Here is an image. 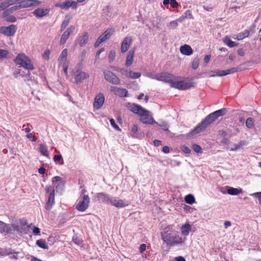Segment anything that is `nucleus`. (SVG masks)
<instances>
[{"label":"nucleus","mask_w":261,"mask_h":261,"mask_svg":"<svg viewBox=\"0 0 261 261\" xmlns=\"http://www.w3.org/2000/svg\"><path fill=\"white\" fill-rule=\"evenodd\" d=\"M162 239L168 246H175L182 244L184 241L179 232L168 225L161 232Z\"/></svg>","instance_id":"1"},{"label":"nucleus","mask_w":261,"mask_h":261,"mask_svg":"<svg viewBox=\"0 0 261 261\" xmlns=\"http://www.w3.org/2000/svg\"><path fill=\"white\" fill-rule=\"evenodd\" d=\"M221 115H207L195 128L192 129L188 136H192L204 131L207 127L216 121Z\"/></svg>","instance_id":"2"},{"label":"nucleus","mask_w":261,"mask_h":261,"mask_svg":"<svg viewBox=\"0 0 261 261\" xmlns=\"http://www.w3.org/2000/svg\"><path fill=\"white\" fill-rule=\"evenodd\" d=\"M179 78L178 76H175L170 86L180 90H188L196 86V83L192 80H190L188 81H178Z\"/></svg>","instance_id":"3"},{"label":"nucleus","mask_w":261,"mask_h":261,"mask_svg":"<svg viewBox=\"0 0 261 261\" xmlns=\"http://www.w3.org/2000/svg\"><path fill=\"white\" fill-rule=\"evenodd\" d=\"M27 224V221L24 219H19L10 224V228L12 229L11 234H14L15 231L19 234L27 233L28 228L30 227V225L28 226Z\"/></svg>","instance_id":"4"},{"label":"nucleus","mask_w":261,"mask_h":261,"mask_svg":"<svg viewBox=\"0 0 261 261\" xmlns=\"http://www.w3.org/2000/svg\"><path fill=\"white\" fill-rule=\"evenodd\" d=\"M14 61L16 64L19 65L21 67L28 70H32L34 69V66L31 59L24 54H19L15 58Z\"/></svg>","instance_id":"5"},{"label":"nucleus","mask_w":261,"mask_h":261,"mask_svg":"<svg viewBox=\"0 0 261 261\" xmlns=\"http://www.w3.org/2000/svg\"><path fill=\"white\" fill-rule=\"evenodd\" d=\"M127 109L134 114H150V112L143 108L141 106L134 103H128Z\"/></svg>","instance_id":"6"},{"label":"nucleus","mask_w":261,"mask_h":261,"mask_svg":"<svg viewBox=\"0 0 261 261\" xmlns=\"http://www.w3.org/2000/svg\"><path fill=\"white\" fill-rule=\"evenodd\" d=\"M105 79L109 83L118 85L120 83L119 78L111 71L105 70L103 71Z\"/></svg>","instance_id":"7"},{"label":"nucleus","mask_w":261,"mask_h":261,"mask_svg":"<svg viewBox=\"0 0 261 261\" xmlns=\"http://www.w3.org/2000/svg\"><path fill=\"white\" fill-rule=\"evenodd\" d=\"M114 29H108L103 33H102L98 38V39L94 43V47L95 48L98 47L101 43L104 42L107 39L109 38L110 36L114 33Z\"/></svg>","instance_id":"8"},{"label":"nucleus","mask_w":261,"mask_h":261,"mask_svg":"<svg viewBox=\"0 0 261 261\" xmlns=\"http://www.w3.org/2000/svg\"><path fill=\"white\" fill-rule=\"evenodd\" d=\"M17 27L14 24H11L9 27L3 26L0 27V33L7 37L14 35L16 32Z\"/></svg>","instance_id":"9"},{"label":"nucleus","mask_w":261,"mask_h":261,"mask_svg":"<svg viewBox=\"0 0 261 261\" xmlns=\"http://www.w3.org/2000/svg\"><path fill=\"white\" fill-rule=\"evenodd\" d=\"M175 75L165 72L155 75V78L158 81H163L167 83H169L171 85Z\"/></svg>","instance_id":"10"},{"label":"nucleus","mask_w":261,"mask_h":261,"mask_svg":"<svg viewBox=\"0 0 261 261\" xmlns=\"http://www.w3.org/2000/svg\"><path fill=\"white\" fill-rule=\"evenodd\" d=\"M90 198L88 195H84L82 199L80 200L79 203L76 205V208L81 212H84L89 206Z\"/></svg>","instance_id":"11"},{"label":"nucleus","mask_w":261,"mask_h":261,"mask_svg":"<svg viewBox=\"0 0 261 261\" xmlns=\"http://www.w3.org/2000/svg\"><path fill=\"white\" fill-rule=\"evenodd\" d=\"M73 74L74 76L75 83L77 84L89 77V74L85 72L81 71L79 68H77L76 71L73 72Z\"/></svg>","instance_id":"12"},{"label":"nucleus","mask_w":261,"mask_h":261,"mask_svg":"<svg viewBox=\"0 0 261 261\" xmlns=\"http://www.w3.org/2000/svg\"><path fill=\"white\" fill-rule=\"evenodd\" d=\"M130 136L134 138L142 139L144 134L137 124H133L130 128Z\"/></svg>","instance_id":"13"},{"label":"nucleus","mask_w":261,"mask_h":261,"mask_svg":"<svg viewBox=\"0 0 261 261\" xmlns=\"http://www.w3.org/2000/svg\"><path fill=\"white\" fill-rule=\"evenodd\" d=\"M77 3L74 1H66L62 3H57L55 4V7L60 8L61 9L68 10L70 7L72 9L77 8Z\"/></svg>","instance_id":"14"},{"label":"nucleus","mask_w":261,"mask_h":261,"mask_svg":"<svg viewBox=\"0 0 261 261\" xmlns=\"http://www.w3.org/2000/svg\"><path fill=\"white\" fill-rule=\"evenodd\" d=\"M50 10V9L49 7L38 8L33 12V14L37 18H42L48 15Z\"/></svg>","instance_id":"15"},{"label":"nucleus","mask_w":261,"mask_h":261,"mask_svg":"<svg viewBox=\"0 0 261 261\" xmlns=\"http://www.w3.org/2000/svg\"><path fill=\"white\" fill-rule=\"evenodd\" d=\"M88 34L86 32H84L76 39L75 45L79 44L81 47H83L88 43Z\"/></svg>","instance_id":"16"},{"label":"nucleus","mask_w":261,"mask_h":261,"mask_svg":"<svg viewBox=\"0 0 261 261\" xmlns=\"http://www.w3.org/2000/svg\"><path fill=\"white\" fill-rule=\"evenodd\" d=\"M105 101V96L102 93L98 94L94 98L93 107L95 109H100L103 105Z\"/></svg>","instance_id":"17"},{"label":"nucleus","mask_w":261,"mask_h":261,"mask_svg":"<svg viewBox=\"0 0 261 261\" xmlns=\"http://www.w3.org/2000/svg\"><path fill=\"white\" fill-rule=\"evenodd\" d=\"M74 29L75 27L73 25H71L63 33L60 41L61 45L64 44L66 42L70 34L74 32Z\"/></svg>","instance_id":"18"},{"label":"nucleus","mask_w":261,"mask_h":261,"mask_svg":"<svg viewBox=\"0 0 261 261\" xmlns=\"http://www.w3.org/2000/svg\"><path fill=\"white\" fill-rule=\"evenodd\" d=\"M111 91L120 97H125L128 96V91L124 88L112 86L111 87Z\"/></svg>","instance_id":"19"},{"label":"nucleus","mask_w":261,"mask_h":261,"mask_svg":"<svg viewBox=\"0 0 261 261\" xmlns=\"http://www.w3.org/2000/svg\"><path fill=\"white\" fill-rule=\"evenodd\" d=\"M52 182L54 186H55L57 191L59 190H62L64 187V182L62 178L60 176H54L52 178Z\"/></svg>","instance_id":"20"},{"label":"nucleus","mask_w":261,"mask_h":261,"mask_svg":"<svg viewBox=\"0 0 261 261\" xmlns=\"http://www.w3.org/2000/svg\"><path fill=\"white\" fill-rule=\"evenodd\" d=\"M97 198L100 201L107 203H111L113 197L110 195L105 194V193H98L97 195Z\"/></svg>","instance_id":"21"},{"label":"nucleus","mask_w":261,"mask_h":261,"mask_svg":"<svg viewBox=\"0 0 261 261\" xmlns=\"http://www.w3.org/2000/svg\"><path fill=\"white\" fill-rule=\"evenodd\" d=\"M132 42V40L130 38L125 37L122 41L121 45V51L122 53H124L126 52L128 50V48L130 44Z\"/></svg>","instance_id":"22"},{"label":"nucleus","mask_w":261,"mask_h":261,"mask_svg":"<svg viewBox=\"0 0 261 261\" xmlns=\"http://www.w3.org/2000/svg\"><path fill=\"white\" fill-rule=\"evenodd\" d=\"M152 115H140V120L144 124H152L158 123L151 117Z\"/></svg>","instance_id":"23"},{"label":"nucleus","mask_w":261,"mask_h":261,"mask_svg":"<svg viewBox=\"0 0 261 261\" xmlns=\"http://www.w3.org/2000/svg\"><path fill=\"white\" fill-rule=\"evenodd\" d=\"M55 203V191L50 192L48 195V200L45 205V209L47 211L50 210L53 205Z\"/></svg>","instance_id":"24"},{"label":"nucleus","mask_w":261,"mask_h":261,"mask_svg":"<svg viewBox=\"0 0 261 261\" xmlns=\"http://www.w3.org/2000/svg\"><path fill=\"white\" fill-rule=\"evenodd\" d=\"M135 51V49L133 48L128 52L125 62V66L126 67H129L133 64Z\"/></svg>","instance_id":"25"},{"label":"nucleus","mask_w":261,"mask_h":261,"mask_svg":"<svg viewBox=\"0 0 261 261\" xmlns=\"http://www.w3.org/2000/svg\"><path fill=\"white\" fill-rule=\"evenodd\" d=\"M0 232L11 234L12 229L10 228V224H6L0 221Z\"/></svg>","instance_id":"26"},{"label":"nucleus","mask_w":261,"mask_h":261,"mask_svg":"<svg viewBox=\"0 0 261 261\" xmlns=\"http://www.w3.org/2000/svg\"><path fill=\"white\" fill-rule=\"evenodd\" d=\"M180 53L186 56H190L193 53V49L192 47L188 44L182 45L180 47Z\"/></svg>","instance_id":"27"},{"label":"nucleus","mask_w":261,"mask_h":261,"mask_svg":"<svg viewBox=\"0 0 261 261\" xmlns=\"http://www.w3.org/2000/svg\"><path fill=\"white\" fill-rule=\"evenodd\" d=\"M217 111L218 114H231L232 113L240 114V112H241L239 110H231L229 108H222Z\"/></svg>","instance_id":"28"},{"label":"nucleus","mask_w":261,"mask_h":261,"mask_svg":"<svg viewBox=\"0 0 261 261\" xmlns=\"http://www.w3.org/2000/svg\"><path fill=\"white\" fill-rule=\"evenodd\" d=\"M111 204L117 208H122L127 205L122 199L117 200L114 198Z\"/></svg>","instance_id":"29"},{"label":"nucleus","mask_w":261,"mask_h":261,"mask_svg":"<svg viewBox=\"0 0 261 261\" xmlns=\"http://www.w3.org/2000/svg\"><path fill=\"white\" fill-rule=\"evenodd\" d=\"M208 74H210V77H214L215 76H223L226 75V72L225 70H216L215 71H211Z\"/></svg>","instance_id":"30"},{"label":"nucleus","mask_w":261,"mask_h":261,"mask_svg":"<svg viewBox=\"0 0 261 261\" xmlns=\"http://www.w3.org/2000/svg\"><path fill=\"white\" fill-rule=\"evenodd\" d=\"M187 18H189V19H193L194 18L193 16L191 13V11L190 10H187L184 13V14H182L181 16H180L179 17V18H178L177 19V20L178 21V22H181L184 19H187Z\"/></svg>","instance_id":"31"},{"label":"nucleus","mask_w":261,"mask_h":261,"mask_svg":"<svg viewBox=\"0 0 261 261\" xmlns=\"http://www.w3.org/2000/svg\"><path fill=\"white\" fill-rule=\"evenodd\" d=\"M191 230V226L189 223H186L181 227V231L184 236H188Z\"/></svg>","instance_id":"32"},{"label":"nucleus","mask_w":261,"mask_h":261,"mask_svg":"<svg viewBox=\"0 0 261 261\" xmlns=\"http://www.w3.org/2000/svg\"><path fill=\"white\" fill-rule=\"evenodd\" d=\"M242 192L241 188H234L232 187H228L227 193L231 195H237Z\"/></svg>","instance_id":"33"},{"label":"nucleus","mask_w":261,"mask_h":261,"mask_svg":"<svg viewBox=\"0 0 261 261\" xmlns=\"http://www.w3.org/2000/svg\"><path fill=\"white\" fill-rule=\"evenodd\" d=\"M244 64H241L238 67H232L228 69L225 70L226 74H233L238 72L239 71L242 70L244 69V67H243Z\"/></svg>","instance_id":"34"},{"label":"nucleus","mask_w":261,"mask_h":261,"mask_svg":"<svg viewBox=\"0 0 261 261\" xmlns=\"http://www.w3.org/2000/svg\"><path fill=\"white\" fill-rule=\"evenodd\" d=\"M223 42L229 47H233L238 45V43H236L235 42L232 41L230 38L228 36H225L223 39Z\"/></svg>","instance_id":"35"},{"label":"nucleus","mask_w":261,"mask_h":261,"mask_svg":"<svg viewBox=\"0 0 261 261\" xmlns=\"http://www.w3.org/2000/svg\"><path fill=\"white\" fill-rule=\"evenodd\" d=\"M141 75L140 72H135L133 71H129L127 72L126 77L132 79H137L141 76Z\"/></svg>","instance_id":"36"},{"label":"nucleus","mask_w":261,"mask_h":261,"mask_svg":"<svg viewBox=\"0 0 261 261\" xmlns=\"http://www.w3.org/2000/svg\"><path fill=\"white\" fill-rule=\"evenodd\" d=\"M70 20V17L68 15H66L61 24V32H62L65 30L66 27L68 25Z\"/></svg>","instance_id":"37"},{"label":"nucleus","mask_w":261,"mask_h":261,"mask_svg":"<svg viewBox=\"0 0 261 261\" xmlns=\"http://www.w3.org/2000/svg\"><path fill=\"white\" fill-rule=\"evenodd\" d=\"M68 49L67 48L64 49L61 53L60 54L59 58L58 61L60 62H64L67 59Z\"/></svg>","instance_id":"38"},{"label":"nucleus","mask_w":261,"mask_h":261,"mask_svg":"<svg viewBox=\"0 0 261 261\" xmlns=\"http://www.w3.org/2000/svg\"><path fill=\"white\" fill-rule=\"evenodd\" d=\"M31 0H20L21 9L31 7Z\"/></svg>","instance_id":"39"},{"label":"nucleus","mask_w":261,"mask_h":261,"mask_svg":"<svg viewBox=\"0 0 261 261\" xmlns=\"http://www.w3.org/2000/svg\"><path fill=\"white\" fill-rule=\"evenodd\" d=\"M36 244L39 247L44 249H48V246L46 244L45 241L43 239H40L37 241Z\"/></svg>","instance_id":"40"},{"label":"nucleus","mask_w":261,"mask_h":261,"mask_svg":"<svg viewBox=\"0 0 261 261\" xmlns=\"http://www.w3.org/2000/svg\"><path fill=\"white\" fill-rule=\"evenodd\" d=\"M185 201L187 203L189 204H192L195 202V199L193 195L188 194L186 196L185 198Z\"/></svg>","instance_id":"41"},{"label":"nucleus","mask_w":261,"mask_h":261,"mask_svg":"<svg viewBox=\"0 0 261 261\" xmlns=\"http://www.w3.org/2000/svg\"><path fill=\"white\" fill-rule=\"evenodd\" d=\"M39 150L41 153L45 156H48V150L47 149L46 146L44 144H40L39 146Z\"/></svg>","instance_id":"42"},{"label":"nucleus","mask_w":261,"mask_h":261,"mask_svg":"<svg viewBox=\"0 0 261 261\" xmlns=\"http://www.w3.org/2000/svg\"><path fill=\"white\" fill-rule=\"evenodd\" d=\"M249 35V31L248 30H246L243 32H241L239 33L237 35V38L238 40H241L247 37Z\"/></svg>","instance_id":"43"},{"label":"nucleus","mask_w":261,"mask_h":261,"mask_svg":"<svg viewBox=\"0 0 261 261\" xmlns=\"http://www.w3.org/2000/svg\"><path fill=\"white\" fill-rule=\"evenodd\" d=\"M112 68L114 70L120 72L122 75H125L126 76L127 73L128 72L126 69L119 67H113Z\"/></svg>","instance_id":"44"},{"label":"nucleus","mask_w":261,"mask_h":261,"mask_svg":"<svg viewBox=\"0 0 261 261\" xmlns=\"http://www.w3.org/2000/svg\"><path fill=\"white\" fill-rule=\"evenodd\" d=\"M8 54L9 51L7 50L0 48V60L7 58Z\"/></svg>","instance_id":"45"},{"label":"nucleus","mask_w":261,"mask_h":261,"mask_svg":"<svg viewBox=\"0 0 261 261\" xmlns=\"http://www.w3.org/2000/svg\"><path fill=\"white\" fill-rule=\"evenodd\" d=\"M110 122L111 123V125L116 130H118L119 132H121V129L119 128V127L117 125V124L115 122V121L113 118L110 119Z\"/></svg>","instance_id":"46"},{"label":"nucleus","mask_w":261,"mask_h":261,"mask_svg":"<svg viewBox=\"0 0 261 261\" xmlns=\"http://www.w3.org/2000/svg\"><path fill=\"white\" fill-rule=\"evenodd\" d=\"M8 7L9 4L6 0L0 3V11L2 10H5L7 9Z\"/></svg>","instance_id":"47"},{"label":"nucleus","mask_w":261,"mask_h":261,"mask_svg":"<svg viewBox=\"0 0 261 261\" xmlns=\"http://www.w3.org/2000/svg\"><path fill=\"white\" fill-rule=\"evenodd\" d=\"M115 58V51L113 50H112L110 51L109 55L108 60L109 63H111L113 62Z\"/></svg>","instance_id":"48"},{"label":"nucleus","mask_w":261,"mask_h":261,"mask_svg":"<svg viewBox=\"0 0 261 261\" xmlns=\"http://www.w3.org/2000/svg\"><path fill=\"white\" fill-rule=\"evenodd\" d=\"M246 126L249 128H251L253 126V121L251 118L247 119L246 121Z\"/></svg>","instance_id":"49"},{"label":"nucleus","mask_w":261,"mask_h":261,"mask_svg":"<svg viewBox=\"0 0 261 261\" xmlns=\"http://www.w3.org/2000/svg\"><path fill=\"white\" fill-rule=\"evenodd\" d=\"M250 195L257 198L258 200L259 204L261 205V192L254 193Z\"/></svg>","instance_id":"50"},{"label":"nucleus","mask_w":261,"mask_h":261,"mask_svg":"<svg viewBox=\"0 0 261 261\" xmlns=\"http://www.w3.org/2000/svg\"><path fill=\"white\" fill-rule=\"evenodd\" d=\"M192 149L194 150L195 152L196 153H201V148L200 145L196 144H194L192 145Z\"/></svg>","instance_id":"51"},{"label":"nucleus","mask_w":261,"mask_h":261,"mask_svg":"<svg viewBox=\"0 0 261 261\" xmlns=\"http://www.w3.org/2000/svg\"><path fill=\"white\" fill-rule=\"evenodd\" d=\"M199 65V60L197 58H195L192 63V68L193 69H196L198 68Z\"/></svg>","instance_id":"52"},{"label":"nucleus","mask_w":261,"mask_h":261,"mask_svg":"<svg viewBox=\"0 0 261 261\" xmlns=\"http://www.w3.org/2000/svg\"><path fill=\"white\" fill-rule=\"evenodd\" d=\"M8 9L10 11V13H12L15 11H16L19 9H21V7L19 5H18L11 7L8 8Z\"/></svg>","instance_id":"53"},{"label":"nucleus","mask_w":261,"mask_h":261,"mask_svg":"<svg viewBox=\"0 0 261 261\" xmlns=\"http://www.w3.org/2000/svg\"><path fill=\"white\" fill-rule=\"evenodd\" d=\"M180 149L182 151L186 153H189L191 152L190 148L185 145L181 146Z\"/></svg>","instance_id":"54"},{"label":"nucleus","mask_w":261,"mask_h":261,"mask_svg":"<svg viewBox=\"0 0 261 261\" xmlns=\"http://www.w3.org/2000/svg\"><path fill=\"white\" fill-rule=\"evenodd\" d=\"M23 73L24 72H22V73L21 74V76H22V77H24V78H25L24 81H32L31 73L29 71H28V73L24 75L23 74Z\"/></svg>","instance_id":"55"},{"label":"nucleus","mask_w":261,"mask_h":261,"mask_svg":"<svg viewBox=\"0 0 261 261\" xmlns=\"http://www.w3.org/2000/svg\"><path fill=\"white\" fill-rule=\"evenodd\" d=\"M243 145V143H242V141L240 142L238 144H234L233 145V147L231 148L230 149V150L231 151H236L238 149H239V148H241V147Z\"/></svg>","instance_id":"56"},{"label":"nucleus","mask_w":261,"mask_h":261,"mask_svg":"<svg viewBox=\"0 0 261 261\" xmlns=\"http://www.w3.org/2000/svg\"><path fill=\"white\" fill-rule=\"evenodd\" d=\"M178 21L177 19L173 21H171L169 23V26L171 29H176L178 25Z\"/></svg>","instance_id":"57"},{"label":"nucleus","mask_w":261,"mask_h":261,"mask_svg":"<svg viewBox=\"0 0 261 261\" xmlns=\"http://www.w3.org/2000/svg\"><path fill=\"white\" fill-rule=\"evenodd\" d=\"M31 7H37L41 4L42 2L39 0H31Z\"/></svg>","instance_id":"58"},{"label":"nucleus","mask_w":261,"mask_h":261,"mask_svg":"<svg viewBox=\"0 0 261 261\" xmlns=\"http://www.w3.org/2000/svg\"><path fill=\"white\" fill-rule=\"evenodd\" d=\"M6 20L9 22H15L16 21V18L14 16L10 15L6 18Z\"/></svg>","instance_id":"59"},{"label":"nucleus","mask_w":261,"mask_h":261,"mask_svg":"<svg viewBox=\"0 0 261 261\" xmlns=\"http://www.w3.org/2000/svg\"><path fill=\"white\" fill-rule=\"evenodd\" d=\"M7 3L9 4V7L14 5V4H18L20 5V0H6Z\"/></svg>","instance_id":"60"},{"label":"nucleus","mask_w":261,"mask_h":261,"mask_svg":"<svg viewBox=\"0 0 261 261\" xmlns=\"http://www.w3.org/2000/svg\"><path fill=\"white\" fill-rule=\"evenodd\" d=\"M27 137L33 142H35L37 140V138L32 133L28 134Z\"/></svg>","instance_id":"61"},{"label":"nucleus","mask_w":261,"mask_h":261,"mask_svg":"<svg viewBox=\"0 0 261 261\" xmlns=\"http://www.w3.org/2000/svg\"><path fill=\"white\" fill-rule=\"evenodd\" d=\"M11 14V13H10V11L8 9H6L2 13V15H1V17L2 18H4V17H7L8 16H9L10 14Z\"/></svg>","instance_id":"62"},{"label":"nucleus","mask_w":261,"mask_h":261,"mask_svg":"<svg viewBox=\"0 0 261 261\" xmlns=\"http://www.w3.org/2000/svg\"><path fill=\"white\" fill-rule=\"evenodd\" d=\"M49 55H50V50L48 49H46L43 54V58L45 60H48Z\"/></svg>","instance_id":"63"},{"label":"nucleus","mask_w":261,"mask_h":261,"mask_svg":"<svg viewBox=\"0 0 261 261\" xmlns=\"http://www.w3.org/2000/svg\"><path fill=\"white\" fill-rule=\"evenodd\" d=\"M33 232L35 235H40V229L38 227L34 226L33 229Z\"/></svg>","instance_id":"64"}]
</instances>
